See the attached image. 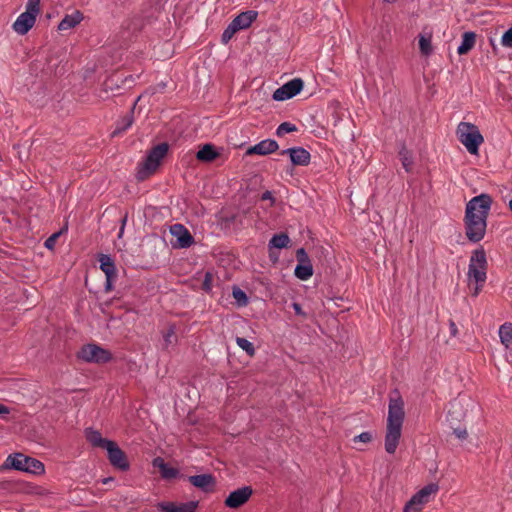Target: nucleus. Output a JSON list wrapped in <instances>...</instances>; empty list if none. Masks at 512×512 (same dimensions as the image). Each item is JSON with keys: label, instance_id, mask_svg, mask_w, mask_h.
<instances>
[{"label": "nucleus", "instance_id": "f257e3e1", "mask_svg": "<svg viewBox=\"0 0 512 512\" xmlns=\"http://www.w3.org/2000/svg\"><path fill=\"white\" fill-rule=\"evenodd\" d=\"M404 419V401L398 390H394L389 396L388 417L385 434V450L389 454H394L398 447Z\"/></svg>", "mask_w": 512, "mask_h": 512}, {"label": "nucleus", "instance_id": "f03ea898", "mask_svg": "<svg viewBox=\"0 0 512 512\" xmlns=\"http://www.w3.org/2000/svg\"><path fill=\"white\" fill-rule=\"evenodd\" d=\"M492 199L488 194L472 198L466 206V224H486Z\"/></svg>", "mask_w": 512, "mask_h": 512}, {"label": "nucleus", "instance_id": "7ed1b4c3", "mask_svg": "<svg viewBox=\"0 0 512 512\" xmlns=\"http://www.w3.org/2000/svg\"><path fill=\"white\" fill-rule=\"evenodd\" d=\"M456 134L461 144L472 155L478 153L480 145L484 142L478 127L469 122H460L457 126Z\"/></svg>", "mask_w": 512, "mask_h": 512}, {"label": "nucleus", "instance_id": "20e7f679", "mask_svg": "<svg viewBox=\"0 0 512 512\" xmlns=\"http://www.w3.org/2000/svg\"><path fill=\"white\" fill-rule=\"evenodd\" d=\"M169 145L167 143H160L153 147L148 153L145 161L138 169L137 177L139 180H144L152 175L160 166L162 159L167 155Z\"/></svg>", "mask_w": 512, "mask_h": 512}, {"label": "nucleus", "instance_id": "39448f33", "mask_svg": "<svg viewBox=\"0 0 512 512\" xmlns=\"http://www.w3.org/2000/svg\"><path fill=\"white\" fill-rule=\"evenodd\" d=\"M5 466L31 474H41L44 472V464L41 461L22 453L9 455L5 461Z\"/></svg>", "mask_w": 512, "mask_h": 512}, {"label": "nucleus", "instance_id": "423d86ee", "mask_svg": "<svg viewBox=\"0 0 512 512\" xmlns=\"http://www.w3.org/2000/svg\"><path fill=\"white\" fill-rule=\"evenodd\" d=\"M487 260L483 249H477L473 252L468 269L469 279H474L476 283L483 284L486 280Z\"/></svg>", "mask_w": 512, "mask_h": 512}, {"label": "nucleus", "instance_id": "0eeeda50", "mask_svg": "<svg viewBox=\"0 0 512 512\" xmlns=\"http://www.w3.org/2000/svg\"><path fill=\"white\" fill-rule=\"evenodd\" d=\"M78 357L86 362L102 364L110 361L112 354L96 344H87L81 348Z\"/></svg>", "mask_w": 512, "mask_h": 512}, {"label": "nucleus", "instance_id": "6e6552de", "mask_svg": "<svg viewBox=\"0 0 512 512\" xmlns=\"http://www.w3.org/2000/svg\"><path fill=\"white\" fill-rule=\"evenodd\" d=\"M169 231L172 235L170 244L174 249L188 248L194 243V238L186 226H169Z\"/></svg>", "mask_w": 512, "mask_h": 512}, {"label": "nucleus", "instance_id": "1a4fd4ad", "mask_svg": "<svg viewBox=\"0 0 512 512\" xmlns=\"http://www.w3.org/2000/svg\"><path fill=\"white\" fill-rule=\"evenodd\" d=\"M303 85L302 79L294 78L276 89L273 93V99L276 101L288 100L299 94L303 89Z\"/></svg>", "mask_w": 512, "mask_h": 512}, {"label": "nucleus", "instance_id": "9d476101", "mask_svg": "<svg viewBox=\"0 0 512 512\" xmlns=\"http://www.w3.org/2000/svg\"><path fill=\"white\" fill-rule=\"evenodd\" d=\"M253 495V489L251 486H243L232 491L225 499L224 504L232 509L239 508L243 506L245 503Z\"/></svg>", "mask_w": 512, "mask_h": 512}, {"label": "nucleus", "instance_id": "9b49d317", "mask_svg": "<svg viewBox=\"0 0 512 512\" xmlns=\"http://www.w3.org/2000/svg\"><path fill=\"white\" fill-rule=\"evenodd\" d=\"M107 456L110 464L122 471H126L129 468V462L126 454L120 449L118 444L112 441L106 448Z\"/></svg>", "mask_w": 512, "mask_h": 512}, {"label": "nucleus", "instance_id": "f8f14e48", "mask_svg": "<svg viewBox=\"0 0 512 512\" xmlns=\"http://www.w3.org/2000/svg\"><path fill=\"white\" fill-rule=\"evenodd\" d=\"M439 490V486L436 483H430L420 489L412 498L407 502L408 504L423 508V505L430 501L431 496L435 495Z\"/></svg>", "mask_w": 512, "mask_h": 512}, {"label": "nucleus", "instance_id": "ddd939ff", "mask_svg": "<svg viewBox=\"0 0 512 512\" xmlns=\"http://www.w3.org/2000/svg\"><path fill=\"white\" fill-rule=\"evenodd\" d=\"M36 16L30 12L21 13L13 23V29L19 35H25L34 26Z\"/></svg>", "mask_w": 512, "mask_h": 512}, {"label": "nucleus", "instance_id": "4468645a", "mask_svg": "<svg viewBox=\"0 0 512 512\" xmlns=\"http://www.w3.org/2000/svg\"><path fill=\"white\" fill-rule=\"evenodd\" d=\"M278 148L279 145L275 140L266 139L255 144L254 146L249 147L246 151V155L257 154L264 156L277 151Z\"/></svg>", "mask_w": 512, "mask_h": 512}, {"label": "nucleus", "instance_id": "2eb2a0df", "mask_svg": "<svg viewBox=\"0 0 512 512\" xmlns=\"http://www.w3.org/2000/svg\"><path fill=\"white\" fill-rule=\"evenodd\" d=\"M161 512H195L197 502L190 501L186 503L176 504L174 502H160L157 504Z\"/></svg>", "mask_w": 512, "mask_h": 512}, {"label": "nucleus", "instance_id": "dca6fc26", "mask_svg": "<svg viewBox=\"0 0 512 512\" xmlns=\"http://www.w3.org/2000/svg\"><path fill=\"white\" fill-rule=\"evenodd\" d=\"M188 481L205 492L211 491L215 485V477L212 474H200L189 476Z\"/></svg>", "mask_w": 512, "mask_h": 512}, {"label": "nucleus", "instance_id": "f3484780", "mask_svg": "<svg viewBox=\"0 0 512 512\" xmlns=\"http://www.w3.org/2000/svg\"><path fill=\"white\" fill-rule=\"evenodd\" d=\"M282 154H289L294 165L306 166L310 163V153L301 147L289 148L284 150Z\"/></svg>", "mask_w": 512, "mask_h": 512}, {"label": "nucleus", "instance_id": "a211bd4d", "mask_svg": "<svg viewBox=\"0 0 512 512\" xmlns=\"http://www.w3.org/2000/svg\"><path fill=\"white\" fill-rule=\"evenodd\" d=\"M258 13L253 10H248L237 15L231 22L239 29L244 30L256 20Z\"/></svg>", "mask_w": 512, "mask_h": 512}, {"label": "nucleus", "instance_id": "6ab92c4d", "mask_svg": "<svg viewBox=\"0 0 512 512\" xmlns=\"http://www.w3.org/2000/svg\"><path fill=\"white\" fill-rule=\"evenodd\" d=\"M85 437L93 447L97 448L105 449L112 442V440L103 438L101 433L93 428H87L85 430Z\"/></svg>", "mask_w": 512, "mask_h": 512}, {"label": "nucleus", "instance_id": "aec40b11", "mask_svg": "<svg viewBox=\"0 0 512 512\" xmlns=\"http://www.w3.org/2000/svg\"><path fill=\"white\" fill-rule=\"evenodd\" d=\"M98 261L100 263V269L104 272L106 278L116 279V267L111 256L106 254H100L98 257Z\"/></svg>", "mask_w": 512, "mask_h": 512}, {"label": "nucleus", "instance_id": "412c9836", "mask_svg": "<svg viewBox=\"0 0 512 512\" xmlns=\"http://www.w3.org/2000/svg\"><path fill=\"white\" fill-rule=\"evenodd\" d=\"M83 20V14L80 11H75L72 14L66 15L58 25V30L65 31L74 28Z\"/></svg>", "mask_w": 512, "mask_h": 512}, {"label": "nucleus", "instance_id": "4be33fe9", "mask_svg": "<svg viewBox=\"0 0 512 512\" xmlns=\"http://www.w3.org/2000/svg\"><path fill=\"white\" fill-rule=\"evenodd\" d=\"M475 42H476V34L474 32H465L462 35L461 44L457 48V53L459 55L467 54L474 47Z\"/></svg>", "mask_w": 512, "mask_h": 512}, {"label": "nucleus", "instance_id": "5701e85b", "mask_svg": "<svg viewBox=\"0 0 512 512\" xmlns=\"http://www.w3.org/2000/svg\"><path fill=\"white\" fill-rule=\"evenodd\" d=\"M217 157L218 153L211 144H205L196 154V158L202 162H211Z\"/></svg>", "mask_w": 512, "mask_h": 512}, {"label": "nucleus", "instance_id": "b1692460", "mask_svg": "<svg viewBox=\"0 0 512 512\" xmlns=\"http://www.w3.org/2000/svg\"><path fill=\"white\" fill-rule=\"evenodd\" d=\"M501 343L506 348H512V324L505 323L499 329Z\"/></svg>", "mask_w": 512, "mask_h": 512}, {"label": "nucleus", "instance_id": "393cba45", "mask_svg": "<svg viewBox=\"0 0 512 512\" xmlns=\"http://www.w3.org/2000/svg\"><path fill=\"white\" fill-rule=\"evenodd\" d=\"M486 226H466V236L472 242H478L485 235Z\"/></svg>", "mask_w": 512, "mask_h": 512}, {"label": "nucleus", "instance_id": "a878e982", "mask_svg": "<svg viewBox=\"0 0 512 512\" xmlns=\"http://www.w3.org/2000/svg\"><path fill=\"white\" fill-rule=\"evenodd\" d=\"M399 157L403 168L406 170V172H410L413 167L412 153L406 147H403L399 151Z\"/></svg>", "mask_w": 512, "mask_h": 512}, {"label": "nucleus", "instance_id": "bb28decb", "mask_svg": "<svg viewBox=\"0 0 512 512\" xmlns=\"http://www.w3.org/2000/svg\"><path fill=\"white\" fill-rule=\"evenodd\" d=\"M295 276L300 280H308L313 275L312 264L297 265L294 270Z\"/></svg>", "mask_w": 512, "mask_h": 512}, {"label": "nucleus", "instance_id": "cd10ccee", "mask_svg": "<svg viewBox=\"0 0 512 512\" xmlns=\"http://www.w3.org/2000/svg\"><path fill=\"white\" fill-rule=\"evenodd\" d=\"M289 241H290V239H289L288 235L282 233V234L274 235L271 238L269 245L271 247L281 249V248L287 247Z\"/></svg>", "mask_w": 512, "mask_h": 512}, {"label": "nucleus", "instance_id": "c85d7f7f", "mask_svg": "<svg viewBox=\"0 0 512 512\" xmlns=\"http://www.w3.org/2000/svg\"><path fill=\"white\" fill-rule=\"evenodd\" d=\"M165 348L175 345L177 342L176 330L174 325H170L163 333Z\"/></svg>", "mask_w": 512, "mask_h": 512}, {"label": "nucleus", "instance_id": "c756f323", "mask_svg": "<svg viewBox=\"0 0 512 512\" xmlns=\"http://www.w3.org/2000/svg\"><path fill=\"white\" fill-rule=\"evenodd\" d=\"M419 49L420 52L428 56L432 52L431 36L420 35L419 36Z\"/></svg>", "mask_w": 512, "mask_h": 512}, {"label": "nucleus", "instance_id": "7c9ffc66", "mask_svg": "<svg viewBox=\"0 0 512 512\" xmlns=\"http://www.w3.org/2000/svg\"><path fill=\"white\" fill-rule=\"evenodd\" d=\"M67 228L68 226H64L59 231L53 233L50 237L46 239L44 246L49 250H53L58 238L67 232Z\"/></svg>", "mask_w": 512, "mask_h": 512}, {"label": "nucleus", "instance_id": "2f4dec72", "mask_svg": "<svg viewBox=\"0 0 512 512\" xmlns=\"http://www.w3.org/2000/svg\"><path fill=\"white\" fill-rule=\"evenodd\" d=\"M236 343L249 356H253L255 354L254 345L250 341H248L246 338L237 337L236 338Z\"/></svg>", "mask_w": 512, "mask_h": 512}, {"label": "nucleus", "instance_id": "473e14b6", "mask_svg": "<svg viewBox=\"0 0 512 512\" xmlns=\"http://www.w3.org/2000/svg\"><path fill=\"white\" fill-rule=\"evenodd\" d=\"M295 131H297V127L294 124H292L290 122H283L278 126V128L276 130V134H277V136L282 137V136L286 135L287 133H291V132H295Z\"/></svg>", "mask_w": 512, "mask_h": 512}, {"label": "nucleus", "instance_id": "72a5a7b5", "mask_svg": "<svg viewBox=\"0 0 512 512\" xmlns=\"http://www.w3.org/2000/svg\"><path fill=\"white\" fill-rule=\"evenodd\" d=\"M234 299L240 306H245L248 303V297L246 293L238 287H234L232 291Z\"/></svg>", "mask_w": 512, "mask_h": 512}, {"label": "nucleus", "instance_id": "f704fd0d", "mask_svg": "<svg viewBox=\"0 0 512 512\" xmlns=\"http://www.w3.org/2000/svg\"><path fill=\"white\" fill-rule=\"evenodd\" d=\"M297 265H308L311 264V260L304 248H299L296 251Z\"/></svg>", "mask_w": 512, "mask_h": 512}, {"label": "nucleus", "instance_id": "c9c22d12", "mask_svg": "<svg viewBox=\"0 0 512 512\" xmlns=\"http://www.w3.org/2000/svg\"><path fill=\"white\" fill-rule=\"evenodd\" d=\"M132 123H133V120H132L131 116L124 117L123 120L117 125V127L114 131V134H118V133H122V132L126 131L128 128L131 127Z\"/></svg>", "mask_w": 512, "mask_h": 512}, {"label": "nucleus", "instance_id": "e433bc0d", "mask_svg": "<svg viewBox=\"0 0 512 512\" xmlns=\"http://www.w3.org/2000/svg\"><path fill=\"white\" fill-rule=\"evenodd\" d=\"M161 476L164 478V479H173L175 477L178 476L179 474V471L178 469L174 468V467H171L169 466L168 464L165 466V468H163L161 471Z\"/></svg>", "mask_w": 512, "mask_h": 512}, {"label": "nucleus", "instance_id": "4c0bfd02", "mask_svg": "<svg viewBox=\"0 0 512 512\" xmlns=\"http://www.w3.org/2000/svg\"><path fill=\"white\" fill-rule=\"evenodd\" d=\"M26 12L32 13L34 16L40 13V0H28L26 3Z\"/></svg>", "mask_w": 512, "mask_h": 512}, {"label": "nucleus", "instance_id": "58836bf2", "mask_svg": "<svg viewBox=\"0 0 512 512\" xmlns=\"http://www.w3.org/2000/svg\"><path fill=\"white\" fill-rule=\"evenodd\" d=\"M501 45L506 48H512V27L509 28L501 37Z\"/></svg>", "mask_w": 512, "mask_h": 512}, {"label": "nucleus", "instance_id": "ea45409f", "mask_svg": "<svg viewBox=\"0 0 512 512\" xmlns=\"http://www.w3.org/2000/svg\"><path fill=\"white\" fill-rule=\"evenodd\" d=\"M373 439V435L370 432H363L353 438L354 443L357 442H363V443H369Z\"/></svg>", "mask_w": 512, "mask_h": 512}, {"label": "nucleus", "instance_id": "a19ab883", "mask_svg": "<svg viewBox=\"0 0 512 512\" xmlns=\"http://www.w3.org/2000/svg\"><path fill=\"white\" fill-rule=\"evenodd\" d=\"M213 275L210 272H206L203 280V290L209 292L212 288Z\"/></svg>", "mask_w": 512, "mask_h": 512}, {"label": "nucleus", "instance_id": "79ce46f5", "mask_svg": "<svg viewBox=\"0 0 512 512\" xmlns=\"http://www.w3.org/2000/svg\"><path fill=\"white\" fill-rule=\"evenodd\" d=\"M453 433L460 440H465L468 437V432L465 427L453 428Z\"/></svg>", "mask_w": 512, "mask_h": 512}, {"label": "nucleus", "instance_id": "37998d69", "mask_svg": "<svg viewBox=\"0 0 512 512\" xmlns=\"http://www.w3.org/2000/svg\"><path fill=\"white\" fill-rule=\"evenodd\" d=\"M448 417L450 419V421L452 420H460V418H463L464 417V414L462 413V411H457L456 409L455 410H450L449 413H448Z\"/></svg>", "mask_w": 512, "mask_h": 512}, {"label": "nucleus", "instance_id": "c03bdc74", "mask_svg": "<svg viewBox=\"0 0 512 512\" xmlns=\"http://www.w3.org/2000/svg\"><path fill=\"white\" fill-rule=\"evenodd\" d=\"M260 199L262 201H269V205L270 206H272L274 204V201H275V199L273 197V194L270 191H265L264 193H262Z\"/></svg>", "mask_w": 512, "mask_h": 512}, {"label": "nucleus", "instance_id": "a18cd8bd", "mask_svg": "<svg viewBox=\"0 0 512 512\" xmlns=\"http://www.w3.org/2000/svg\"><path fill=\"white\" fill-rule=\"evenodd\" d=\"M167 465V463H165L164 459L161 458V457H156L154 460H153V466L155 468H158L159 471H161L163 468H165V466Z\"/></svg>", "mask_w": 512, "mask_h": 512}, {"label": "nucleus", "instance_id": "49530a36", "mask_svg": "<svg viewBox=\"0 0 512 512\" xmlns=\"http://www.w3.org/2000/svg\"><path fill=\"white\" fill-rule=\"evenodd\" d=\"M421 508L419 507H414L408 503L405 504V507L403 509V512H421Z\"/></svg>", "mask_w": 512, "mask_h": 512}, {"label": "nucleus", "instance_id": "de8ad7c7", "mask_svg": "<svg viewBox=\"0 0 512 512\" xmlns=\"http://www.w3.org/2000/svg\"><path fill=\"white\" fill-rule=\"evenodd\" d=\"M230 35L234 36L238 31H240L232 22L225 29Z\"/></svg>", "mask_w": 512, "mask_h": 512}, {"label": "nucleus", "instance_id": "09e8293b", "mask_svg": "<svg viewBox=\"0 0 512 512\" xmlns=\"http://www.w3.org/2000/svg\"><path fill=\"white\" fill-rule=\"evenodd\" d=\"M292 307H293V309H294V311H295V313H296L297 315H299V316H305V313L303 312L302 307H301V305H300L299 303L294 302V303L292 304Z\"/></svg>", "mask_w": 512, "mask_h": 512}, {"label": "nucleus", "instance_id": "8fccbe9b", "mask_svg": "<svg viewBox=\"0 0 512 512\" xmlns=\"http://www.w3.org/2000/svg\"><path fill=\"white\" fill-rule=\"evenodd\" d=\"M449 328H450V333L452 336H457L458 334V329H457V326L455 324V322L453 320H450L449 321Z\"/></svg>", "mask_w": 512, "mask_h": 512}, {"label": "nucleus", "instance_id": "3c124183", "mask_svg": "<svg viewBox=\"0 0 512 512\" xmlns=\"http://www.w3.org/2000/svg\"><path fill=\"white\" fill-rule=\"evenodd\" d=\"M232 38H233V36L224 30V32L221 36V41L223 44H227Z\"/></svg>", "mask_w": 512, "mask_h": 512}, {"label": "nucleus", "instance_id": "603ef678", "mask_svg": "<svg viewBox=\"0 0 512 512\" xmlns=\"http://www.w3.org/2000/svg\"><path fill=\"white\" fill-rule=\"evenodd\" d=\"M114 280H115V279H108V278H106L105 290H106L107 292H109V291H111V290H112V288H113V287H112V283H113V281H114Z\"/></svg>", "mask_w": 512, "mask_h": 512}, {"label": "nucleus", "instance_id": "864d4df0", "mask_svg": "<svg viewBox=\"0 0 512 512\" xmlns=\"http://www.w3.org/2000/svg\"><path fill=\"white\" fill-rule=\"evenodd\" d=\"M482 285L483 284H481V283H476V286L474 287V289L472 291V296L476 297L479 294V292L482 288Z\"/></svg>", "mask_w": 512, "mask_h": 512}, {"label": "nucleus", "instance_id": "5fc2aeb1", "mask_svg": "<svg viewBox=\"0 0 512 512\" xmlns=\"http://www.w3.org/2000/svg\"><path fill=\"white\" fill-rule=\"evenodd\" d=\"M9 408L5 405H0V414H8Z\"/></svg>", "mask_w": 512, "mask_h": 512}, {"label": "nucleus", "instance_id": "6e6d98bb", "mask_svg": "<svg viewBox=\"0 0 512 512\" xmlns=\"http://www.w3.org/2000/svg\"><path fill=\"white\" fill-rule=\"evenodd\" d=\"M124 227H125L124 225L120 226V231H119V235H118L119 237H122L123 232H124Z\"/></svg>", "mask_w": 512, "mask_h": 512}, {"label": "nucleus", "instance_id": "4d7b16f0", "mask_svg": "<svg viewBox=\"0 0 512 512\" xmlns=\"http://www.w3.org/2000/svg\"><path fill=\"white\" fill-rule=\"evenodd\" d=\"M112 480H113V479L109 477V478H105V479H103V480H102V482H103L104 484H107V483H109V482H110V481H112Z\"/></svg>", "mask_w": 512, "mask_h": 512}, {"label": "nucleus", "instance_id": "13d9d810", "mask_svg": "<svg viewBox=\"0 0 512 512\" xmlns=\"http://www.w3.org/2000/svg\"><path fill=\"white\" fill-rule=\"evenodd\" d=\"M126 221H127V216H125V217L121 220V224H122V225H125V224H126Z\"/></svg>", "mask_w": 512, "mask_h": 512}, {"label": "nucleus", "instance_id": "bf43d9fd", "mask_svg": "<svg viewBox=\"0 0 512 512\" xmlns=\"http://www.w3.org/2000/svg\"><path fill=\"white\" fill-rule=\"evenodd\" d=\"M509 207H510V209L512 211V200L509 202Z\"/></svg>", "mask_w": 512, "mask_h": 512}]
</instances>
